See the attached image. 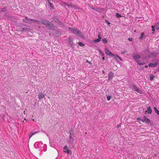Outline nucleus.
Listing matches in <instances>:
<instances>
[{
	"label": "nucleus",
	"instance_id": "72a5a7b5",
	"mask_svg": "<svg viewBox=\"0 0 159 159\" xmlns=\"http://www.w3.org/2000/svg\"><path fill=\"white\" fill-rule=\"evenodd\" d=\"M143 117H138L137 119V120H140L141 121H142L143 120Z\"/></svg>",
	"mask_w": 159,
	"mask_h": 159
},
{
	"label": "nucleus",
	"instance_id": "4be33fe9",
	"mask_svg": "<svg viewBox=\"0 0 159 159\" xmlns=\"http://www.w3.org/2000/svg\"><path fill=\"white\" fill-rule=\"evenodd\" d=\"M143 52H145L146 54H148L150 52L148 48H145L143 50Z\"/></svg>",
	"mask_w": 159,
	"mask_h": 159
},
{
	"label": "nucleus",
	"instance_id": "473e14b6",
	"mask_svg": "<svg viewBox=\"0 0 159 159\" xmlns=\"http://www.w3.org/2000/svg\"><path fill=\"white\" fill-rule=\"evenodd\" d=\"M49 7L51 8L52 9H54L52 4L50 2H49Z\"/></svg>",
	"mask_w": 159,
	"mask_h": 159
},
{
	"label": "nucleus",
	"instance_id": "8fccbe9b",
	"mask_svg": "<svg viewBox=\"0 0 159 159\" xmlns=\"http://www.w3.org/2000/svg\"><path fill=\"white\" fill-rule=\"evenodd\" d=\"M98 38H101L100 37V34H99L98 35Z\"/></svg>",
	"mask_w": 159,
	"mask_h": 159
},
{
	"label": "nucleus",
	"instance_id": "e2e57ef3",
	"mask_svg": "<svg viewBox=\"0 0 159 159\" xmlns=\"http://www.w3.org/2000/svg\"><path fill=\"white\" fill-rule=\"evenodd\" d=\"M158 61L159 62V61Z\"/></svg>",
	"mask_w": 159,
	"mask_h": 159
},
{
	"label": "nucleus",
	"instance_id": "aec40b11",
	"mask_svg": "<svg viewBox=\"0 0 159 159\" xmlns=\"http://www.w3.org/2000/svg\"><path fill=\"white\" fill-rule=\"evenodd\" d=\"M69 43L71 46L73 45V39L71 37L69 38Z\"/></svg>",
	"mask_w": 159,
	"mask_h": 159
},
{
	"label": "nucleus",
	"instance_id": "1a4fd4ad",
	"mask_svg": "<svg viewBox=\"0 0 159 159\" xmlns=\"http://www.w3.org/2000/svg\"><path fill=\"white\" fill-rule=\"evenodd\" d=\"M30 20L31 19L28 18L27 17H25V18L23 19V20L24 22L25 23L31 24L32 22H31Z\"/></svg>",
	"mask_w": 159,
	"mask_h": 159
},
{
	"label": "nucleus",
	"instance_id": "bf43d9fd",
	"mask_svg": "<svg viewBox=\"0 0 159 159\" xmlns=\"http://www.w3.org/2000/svg\"><path fill=\"white\" fill-rule=\"evenodd\" d=\"M118 125V127H119V125Z\"/></svg>",
	"mask_w": 159,
	"mask_h": 159
},
{
	"label": "nucleus",
	"instance_id": "de8ad7c7",
	"mask_svg": "<svg viewBox=\"0 0 159 159\" xmlns=\"http://www.w3.org/2000/svg\"><path fill=\"white\" fill-rule=\"evenodd\" d=\"M152 30L153 31H154L155 30L154 29V26H152Z\"/></svg>",
	"mask_w": 159,
	"mask_h": 159
},
{
	"label": "nucleus",
	"instance_id": "3c124183",
	"mask_svg": "<svg viewBox=\"0 0 159 159\" xmlns=\"http://www.w3.org/2000/svg\"><path fill=\"white\" fill-rule=\"evenodd\" d=\"M54 21H55L56 22V23H57V20H55V18H54Z\"/></svg>",
	"mask_w": 159,
	"mask_h": 159
},
{
	"label": "nucleus",
	"instance_id": "20e7f679",
	"mask_svg": "<svg viewBox=\"0 0 159 159\" xmlns=\"http://www.w3.org/2000/svg\"><path fill=\"white\" fill-rule=\"evenodd\" d=\"M105 53L108 55L112 57H114V58L115 59H116V57H115V55L112 53L108 49H107V48H105Z\"/></svg>",
	"mask_w": 159,
	"mask_h": 159
},
{
	"label": "nucleus",
	"instance_id": "c756f323",
	"mask_svg": "<svg viewBox=\"0 0 159 159\" xmlns=\"http://www.w3.org/2000/svg\"><path fill=\"white\" fill-rule=\"evenodd\" d=\"M99 52L101 54L102 57H104V54L102 52V51L99 49L98 50Z\"/></svg>",
	"mask_w": 159,
	"mask_h": 159
},
{
	"label": "nucleus",
	"instance_id": "dca6fc26",
	"mask_svg": "<svg viewBox=\"0 0 159 159\" xmlns=\"http://www.w3.org/2000/svg\"><path fill=\"white\" fill-rule=\"evenodd\" d=\"M76 35H78V36L82 38H84V36L83 35L82 33L79 30V31L78 32Z\"/></svg>",
	"mask_w": 159,
	"mask_h": 159
},
{
	"label": "nucleus",
	"instance_id": "13d9d810",
	"mask_svg": "<svg viewBox=\"0 0 159 159\" xmlns=\"http://www.w3.org/2000/svg\"><path fill=\"white\" fill-rule=\"evenodd\" d=\"M157 70H159V67L158 68Z\"/></svg>",
	"mask_w": 159,
	"mask_h": 159
},
{
	"label": "nucleus",
	"instance_id": "6ab92c4d",
	"mask_svg": "<svg viewBox=\"0 0 159 159\" xmlns=\"http://www.w3.org/2000/svg\"><path fill=\"white\" fill-rule=\"evenodd\" d=\"M145 38V37L144 36V33H141L140 35V37L139 38V39L140 40H142L143 39Z\"/></svg>",
	"mask_w": 159,
	"mask_h": 159
},
{
	"label": "nucleus",
	"instance_id": "cd10ccee",
	"mask_svg": "<svg viewBox=\"0 0 159 159\" xmlns=\"http://www.w3.org/2000/svg\"><path fill=\"white\" fill-rule=\"evenodd\" d=\"M102 42L104 43H107V40L106 38H103L102 39Z\"/></svg>",
	"mask_w": 159,
	"mask_h": 159
},
{
	"label": "nucleus",
	"instance_id": "7c9ffc66",
	"mask_svg": "<svg viewBox=\"0 0 159 159\" xmlns=\"http://www.w3.org/2000/svg\"><path fill=\"white\" fill-rule=\"evenodd\" d=\"M78 43H79V46H80L83 47V46H84V44L83 43H82L81 42H79Z\"/></svg>",
	"mask_w": 159,
	"mask_h": 159
},
{
	"label": "nucleus",
	"instance_id": "9d476101",
	"mask_svg": "<svg viewBox=\"0 0 159 159\" xmlns=\"http://www.w3.org/2000/svg\"><path fill=\"white\" fill-rule=\"evenodd\" d=\"M50 22L46 20L43 19L41 20V23L45 25L46 26L48 25L49 23Z\"/></svg>",
	"mask_w": 159,
	"mask_h": 159
},
{
	"label": "nucleus",
	"instance_id": "603ef678",
	"mask_svg": "<svg viewBox=\"0 0 159 159\" xmlns=\"http://www.w3.org/2000/svg\"><path fill=\"white\" fill-rule=\"evenodd\" d=\"M67 6H68L69 7H70V6H71V5H70V4H68Z\"/></svg>",
	"mask_w": 159,
	"mask_h": 159
},
{
	"label": "nucleus",
	"instance_id": "5701e85b",
	"mask_svg": "<svg viewBox=\"0 0 159 159\" xmlns=\"http://www.w3.org/2000/svg\"><path fill=\"white\" fill-rule=\"evenodd\" d=\"M30 20H31V22L32 21H33L34 22H35V23H39L40 22L39 21L37 20H35V19H31Z\"/></svg>",
	"mask_w": 159,
	"mask_h": 159
},
{
	"label": "nucleus",
	"instance_id": "c85d7f7f",
	"mask_svg": "<svg viewBox=\"0 0 159 159\" xmlns=\"http://www.w3.org/2000/svg\"><path fill=\"white\" fill-rule=\"evenodd\" d=\"M154 77V76L153 75L151 74L150 75V80L151 81L153 79Z\"/></svg>",
	"mask_w": 159,
	"mask_h": 159
},
{
	"label": "nucleus",
	"instance_id": "393cba45",
	"mask_svg": "<svg viewBox=\"0 0 159 159\" xmlns=\"http://www.w3.org/2000/svg\"><path fill=\"white\" fill-rule=\"evenodd\" d=\"M66 150V151L65 150H64V152H66L68 154H71V151L69 149H68Z\"/></svg>",
	"mask_w": 159,
	"mask_h": 159
},
{
	"label": "nucleus",
	"instance_id": "412c9836",
	"mask_svg": "<svg viewBox=\"0 0 159 159\" xmlns=\"http://www.w3.org/2000/svg\"><path fill=\"white\" fill-rule=\"evenodd\" d=\"M147 111H148V113L151 114L152 112V110L150 106H149L148 107Z\"/></svg>",
	"mask_w": 159,
	"mask_h": 159
},
{
	"label": "nucleus",
	"instance_id": "864d4df0",
	"mask_svg": "<svg viewBox=\"0 0 159 159\" xmlns=\"http://www.w3.org/2000/svg\"><path fill=\"white\" fill-rule=\"evenodd\" d=\"M145 67L146 68H147L148 67V66L147 65H145Z\"/></svg>",
	"mask_w": 159,
	"mask_h": 159
},
{
	"label": "nucleus",
	"instance_id": "f03ea898",
	"mask_svg": "<svg viewBox=\"0 0 159 159\" xmlns=\"http://www.w3.org/2000/svg\"><path fill=\"white\" fill-rule=\"evenodd\" d=\"M61 34V33L59 31L54 30L53 31L52 35L55 38L59 37Z\"/></svg>",
	"mask_w": 159,
	"mask_h": 159
},
{
	"label": "nucleus",
	"instance_id": "0eeeda50",
	"mask_svg": "<svg viewBox=\"0 0 159 159\" xmlns=\"http://www.w3.org/2000/svg\"><path fill=\"white\" fill-rule=\"evenodd\" d=\"M132 57L133 59L135 60L136 61H138V60H139V59L141 58V57L140 55L137 54L133 55Z\"/></svg>",
	"mask_w": 159,
	"mask_h": 159
},
{
	"label": "nucleus",
	"instance_id": "37998d69",
	"mask_svg": "<svg viewBox=\"0 0 159 159\" xmlns=\"http://www.w3.org/2000/svg\"><path fill=\"white\" fill-rule=\"evenodd\" d=\"M86 62L87 63H89V64H91V61H89L88 60H86Z\"/></svg>",
	"mask_w": 159,
	"mask_h": 159
},
{
	"label": "nucleus",
	"instance_id": "49530a36",
	"mask_svg": "<svg viewBox=\"0 0 159 159\" xmlns=\"http://www.w3.org/2000/svg\"><path fill=\"white\" fill-rule=\"evenodd\" d=\"M105 21L108 24V25L110 24V23L107 20H106Z\"/></svg>",
	"mask_w": 159,
	"mask_h": 159
},
{
	"label": "nucleus",
	"instance_id": "a878e982",
	"mask_svg": "<svg viewBox=\"0 0 159 159\" xmlns=\"http://www.w3.org/2000/svg\"><path fill=\"white\" fill-rule=\"evenodd\" d=\"M101 38H98V39L94 40L93 42L94 43L98 42L101 41Z\"/></svg>",
	"mask_w": 159,
	"mask_h": 159
},
{
	"label": "nucleus",
	"instance_id": "f3484780",
	"mask_svg": "<svg viewBox=\"0 0 159 159\" xmlns=\"http://www.w3.org/2000/svg\"><path fill=\"white\" fill-rule=\"evenodd\" d=\"M69 133L70 134V135H73L74 136L75 133L74 132L75 130L73 128H71L69 130Z\"/></svg>",
	"mask_w": 159,
	"mask_h": 159
},
{
	"label": "nucleus",
	"instance_id": "a19ab883",
	"mask_svg": "<svg viewBox=\"0 0 159 159\" xmlns=\"http://www.w3.org/2000/svg\"><path fill=\"white\" fill-rule=\"evenodd\" d=\"M128 40L129 41H132L133 40V39L132 38H129L128 39Z\"/></svg>",
	"mask_w": 159,
	"mask_h": 159
},
{
	"label": "nucleus",
	"instance_id": "39448f33",
	"mask_svg": "<svg viewBox=\"0 0 159 159\" xmlns=\"http://www.w3.org/2000/svg\"><path fill=\"white\" fill-rule=\"evenodd\" d=\"M68 30L71 31L73 33L75 34H77L79 30L78 29L71 27H69Z\"/></svg>",
	"mask_w": 159,
	"mask_h": 159
},
{
	"label": "nucleus",
	"instance_id": "7ed1b4c3",
	"mask_svg": "<svg viewBox=\"0 0 159 159\" xmlns=\"http://www.w3.org/2000/svg\"><path fill=\"white\" fill-rule=\"evenodd\" d=\"M74 137L75 136L73 135H70L69 137L68 142L70 145H73Z\"/></svg>",
	"mask_w": 159,
	"mask_h": 159
},
{
	"label": "nucleus",
	"instance_id": "ea45409f",
	"mask_svg": "<svg viewBox=\"0 0 159 159\" xmlns=\"http://www.w3.org/2000/svg\"><path fill=\"white\" fill-rule=\"evenodd\" d=\"M68 147L67 146H65V147L63 148V149L64 150H67V149H68Z\"/></svg>",
	"mask_w": 159,
	"mask_h": 159
},
{
	"label": "nucleus",
	"instance_id": "9b49d317",
	"mask_svg": "<svg viewBox=\"0 0 159 159\" xmlns=\"http://www.w3.org/2000/svg\"><path fill=\"white\" fill-rule=\"evenodd\" d=\"M47 27H48V28L49 30H52L54 28L53 24L51 22L49 23V24Z\"/></svg>",
	"mask_w": 159,
	"mask_h": 159
},
{
	"label": "nucleus",
	"instance_id": "5fc2aeb1",
	"mask_svg": "<svg viewBox=\"0 0 159 159\" xmlns=\"http://www.w3.org/2000/svg\"><path fill=\"white\" fill-rule=\"evenodd\" d=\"M102 60H104V57H102Z\"/></svg>",
	"mask_w": 159,
	"mask_h": 159
},
{
	"label": "nucleus",
	"instance_id": "79ce46f5",
	"mask_svg": "<svg viewBox=\"0 0 159 159\" xmlns=\"http://www.w3.org/2000/svg\"><path fill=\"white\" fill-rule=\"evenodd\" d=\"M88 6H89V7L91 8V9H93V7L91 5H90L89 4H88Z\"/></svg>",
	"mask_w": 159,
	"mask_h": 159
},
{
	"label": "nucleus",
	"instance_id": "e433bc0d",
	"mask_svg": "<svg viewBox=\"0 0 159 159\" xmlns=\"http://www.w3.org/2000/svg\"><path fill=\"white\" fill-rule=\"evenodd\" d=\"M6 11V8H3L2 9V10L0 11V12H4Z\"/></svg>",
	"mask_w": 159,
	"mask_h": 159
},
{
	"label": "nucleus",
	"instance_id": "f8f14e48",
	"mask_svg": "<svg viewBox=\"0 0 159 159\" xmlns=\"http://www.w3.org/2000/svg\"><path fill=\"white\" fill-rule=\"evenodd\" d=\"M55 19L57 20V24L61 27L64 26V24L62 23L58 18H55Z\"/></svg>",
	"mask_w": 159,
	"mask_h": 159
},
{
	"label": "nucleus",
	"instance_id": "2f4dec72",
	"mask_svg": "<svg viewBox=\"0 0 159 159\" xmlns=\"http://www.w3.org/2000/svg\"><path fill=\"white\" fill-rule=\"evenodd\" d=\"M116 16L117 18H119L122 17L118 13H116Z\"/></svg>",
	"mask_w": 159,
	"mask_h": 159
},
{
	"label": "nucleus",
	"instance_id": "423d86ee",
	"mask_svg": "<svg viewBox=\"0 0 159 159\" xmlns=\"http://www.w3.org/2000/svg\"><path fill=\"white\" fill-rule=\"evenodd\" d=\"M143 119L142 122L143 123H145L147 124H148L150 122V120L148 119L146 116H144L143 117Z\"/></svg>",
	"mask_w": 159,
	"mask_h": 159
},
{
	"label": "nucleus",
	"instance_id": "f257e3e1",
	"mask_svg": "<svg viewBox=\"0 0 159 159\" xmlns=\"http://www.w3.org/2000/svg\"><path fill=\"white\" fill-rule=\"evenodd\" d=\"M158 52H149L148 54H147L148 58L155 57H157L158 54Z\"/></svg>",
	"mask_w": 159,
	"mask_h": 159
},
{
	"label": "nucleus",
	"instance_id": "4c0bfd02",
	"mask_svg": "<svg viewBox=\"0 0 159 159\" xmlns=\"http://www.w3.org/2000/svg\"><path fill=\"white\" fill-rule=\"evenodd\" d=\"M70 5V7H71L72 8H75L76 7V6L75 5V4H71Z\"/></svg>",
	"mask_w": 159,
	"mask_h": 159
},
{
	"label": "nucleus",
	"instance_id": "09e8293b",
	"mask_svg": "<svg viewBox=\"0 0 159 159\" xmlns=\"http://www.w3.org/2000/svg\"><path fill=\"white\" fill-rule=\"evenodd\" d=\"M126 52V51H122V52H121V53L122 54H124Z\"/></svg>",
	"mask_w": 159,
	"mask_h": 159
},
{
	"label": "nucleus",
	"instance_id": "052dcab7",
	"mask_svg": "<svg viewBox=\"0 0 159 159\" xmlns=\"http://www.w3.org/2000/svg\"><path fill=\"white\" fill-rule=\"evenodd\" d=\"M118 125V127H119V125Z\"/></svg>",
	"mask_w": 159,
	"mask_h": 159
},
{
	"label": "nucleus",
	"instance_id": "a211bd4d",
	"mask_svg": "<svg viewBox=\"0 0 159 159\" xmlns=\"http://www.w3.org/2000/svg\"><path fill=\"white\" fill-rule=\"evenodd\" d=\"M44 97V95L42 93H40L38 95V98L39 99L43 98Z\"/></svg>",
	"mask_w": 159,
	"mask_h": 159
},
{
	"label": "nucleus",
	"instance_id": "f704fd0d",
	"mask_svg": "<svg viewBox=\"0 0 159 159\" xmlns=\"http://www.w3.org/2000/svg\"><path fill=\"white\" fill-rule=\"evenodd\" d=\"M136 62L138 63V64H139V65H142L144 64L143 63H141L140 61L139 60H138V61H136Z\"/></svg>",
	"mask_w": 159,
	"mask_h": 159
},
{
	"label": "nucleus",
	"instance_id": "c9c22d12",
	"mask_svg": "<svg viewBox=\"0 0 159 159\" xmlns=\"http://www.w3.org/2000/svg\"><path fill=\"white\" fill-rule=\"evenodd\" d=\"M156 27L157 29H159V21L156 24Z\"/></svg>",
	"mask_w": 159,
	"mask_h": 159
},
{
	"label": "nucleus",
	"instance_id": "6e6d98bb",
	"mask_svg": "<svg viewBox=\"0 0 159 159\" xmlns=\"http://www.w3.org/2000/svg\"><path fill=\"white\" fill-rule=\"evenodd\" d=\"M65 4L66 5V6H67V5H68V4H67V3H65Z\"/></svg>",
	"mask_w": 159,
	"mask_h": 159
},
{
	"label": "nucleus",
	"instance_id": "c03bdc74",
	"mask_svg": "<svg viewBox=\"0 0 159 159\" xmlns=\"http://www.w3.org/2000/svg\"><path fill=\"white\" fill-rule=\"evenodd\" d=\"M93 9V10H96V11H98V8H94V7H93V9Z\"/></svg>",
	"mask_w": 159,
	"mask_h": 159
},
{
	"label": "nucleus",
	"instance_id": "b1692460",
	"mask_svg": "<svg viewBox=\"0 0 159 159\" xmlns=\"http://www.w3.org/2000/svg\"><path fill=\"white\" fill-rule=\"evenodd\" d=\"M39 131H36L34 133H33V132H31L30 133V138L34 134H37V133H39Z\"/></svg>",
	"mask_w": 159,
	"mask_h": 159
},
{
	"label": "nucleus",
	"instance_id": "680f3d73",
	"mask_svg": "<svg viewBox=\"0 0 159 159\" xmlns=\"http://www.w3.org/2000/svg\"><path fill=\"white\" fill-rule=\"evenodd\" d=\"M118 125V127H119V125Z\"/></svg>",
	"mask_w": 159,
	"mask_h": 159
},
{
	"label": "nucleus",
	"instance_id": "4d7b16f0",
	"mask_svg": "<svg viewBox=\"0 0 159 159\" xmlns=\"http://www.w3.org/2000/svg\"><path fill=\"white\" fill-rule=\"evenodd\" d=\"M102 73H103L104 74L105 72H104V71L103 70L102 71Z\"/></svg>",
	"mask_w": 159,
	"mask_h": 159
},
{
	"label": "nucleus",
	"instance_id": "ddd939ff",
	"mask_svg": "<svg viewBox=\"0 0 159 159\" xmlns=\"http://www.w3.org/2000/svg\"><path fill=\"white\" fill-rule=\"evenodd\" d=\"M113 74L112 72H110L109 73L108 75V81H110L112 80L113 78Z\"/></svg>",
	"mask_w": 159,
	"mask_h": 159
},
{
	"label": "nucleus",
	"instance_id": "6e6552de",
	"mask_svg": "<svg viewBox=\"0 0 159 159\" xmlns=\"http://www.w3.org/2000/svg\"><path fill=\"white\" fill-rule=\"evenodd\" d=\"M131 86L133 89H134L135 91L139 93H141V91L135 85L132 84L131 85Z\"/></svg>",
	"mask_w": 159,
	"mask_h": 159
},
{
	"label": "nucleus",
	"instance_id": "2eb2a0df",
	"mask_svg": "<svg viewBox=\"0 0 159 159\" xmlns=\"http://www.w3.org/2000/svg\"><path fill=\"white\" fill-rule=\"evenodd\" d=\"M30 30H31V29L29 28H21L20 29V31L21 32H24V31H28Z\"/></svg>",
	"mask_w": 159,
	"mask_h": 159
},
{
	"label": "nucleus",
	"instance_id": "4468645a",
	"mask_svg": "<svg viewBox=\"0 0 159 159\" xmlns=\"http://www.w3.org/2000/svg\"><path fill=\"white\" fill-rule=\"evenodd\" d=\"M158 64V63L157 62H155L154 63H149L148 65V66L149 67H156L157 65Z\"/></svg>",
	"mask_w": 159,
	"mask_h": 159
},
{
	"label": "nucleus",
	"instance_id": "58836bf2",
	"mask_svg": "<svg viewBox=\"0 0 159 159\" xmlns=\"http://www.w3.org/2000/svg\"><path fill=\"white\" fill-rule=\"evenodd\" d=\"M111 98V96H108L107 97V100L108 101H109Z\"/></svg>",
	"mask_w": 159,
	"mask_h": 159
},
{
	"label": "nucleus",
	"instance_id": "bb28decb",
	"mask_svg": "<svg viewBox=\"0 0 159 159\" xmlns=\"http://www.w3.org/2000/svg\"><path fill=\"white\" fill-rule=\"evenodd\" d=\"M154 109L158 115H159V111L157 109L156 107H154Z\"/></svg>",
	"mask_w": 159,
	"mask_h": 159
},
{
	"label": "nucleus",
	"instance_id": "a18cd8bd",
	"mask_svg": "<svg viewBox=\"0 0 159 159\" xmlns=\"http://www.w3.org/2000/svg\"><path fill=\"white\" fill-rule=\"evenodd\" d=\"M117 57L120 61H122V59L120 57H119L118 56H117Z\"/></svg>",
	"mask_w": 159,
	"mask_h": 159
}]
</instances>
